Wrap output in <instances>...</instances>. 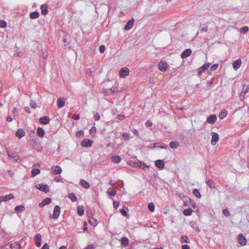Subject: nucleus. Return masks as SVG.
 Returning <instances> with one entry per match:
<instances>
[{"mask_svg":"<svg viewBox=\"0 0 249 249\" xmlns=\"http://www.w3.org/2000/svg\"><path fill=\"white\" fill-rule=\"evenodd\" d=\"M193 194H194V195L195 196H196V197H197L198 198H200L201 197V195L198 189H194L193 190Z\"/></svg>","mask_w":249,"mask_h":249,"instance_id":"nucleus-35","label":"nucleus"},{"mask_svg":"<svg viewBox=\"0 0 249 249\" xmlns=\"http://www.w3.org/2000/svg\"><path fill=\"white\" fill-rule=\"evenodd\" d=\"M39 13L37 11L31 12L30 14V18L32 19H36L39 17Z\"/></svg>","mask_w":249,"mask_h":249,"instance_id":"nucleus-29","label":"nucleus"},{"mask_svg":"<svg viewBox=\"0 0 249 249\" xmlns=\"http://www.w3.org/2000/svg\"><path fill=\"white\" fill-rule=\"evenodd\" d=\"M145 124L146 127H149L152 126L153 124L151 121L148 120L146 122Z\"/></svg>","mask_w":249,"mask_h":249,"instance_id":"nucleus-51","label":"nucleus"},{"mask_svg":"<svg viewBox=\"0 0 249 249\" xmlns=\"http://www.w3.org/2000/svg\"><path fill=\"white\" fill-rule=\"evenodd\" d=\"M238 241L239 243L242 246L245 245L247 243L246 239L242 234L238 236Z\"/></svg>","mask_w":249,"mask_h":249,"instance_id":"nucleus-12","label":"nucleus"},{"mask_svg":"<svg viewBox=\"0 0 249 249\" xmlns=\"http://www.w3.org/2000/svg\"><path fill=\"white\" fill-rule=\"evenodd\" d=\"M192 53V51L190 49H187L185 50L181 53V57L182 58H185L189 56L190 55V54Z\"/></svg>","mask_w":249,"mask_h":249,"instance_id":"nucleus-15","label":"nucleus"},{"mask_svg":"<svg viewBox=\"0 0 249 249\" xmlns=\"http://www.w3.org/2000/svg\"><path fill=\"white\" fill-rule=\"evenodd\" d=\"M95 247L93 245L91 244L86 247L84 249H94Z\"/></svg>","mask_w":249,"mask_h":249,"instance_id":"nucleus-63","label":"nucleus"},{"mask_svg":"<svg viewBox=\"0 0 249 249\" xmlns=\"http://www.w3.org/2000/svg\"><path fill=\"white\" fill-rule=\"evenodd\" d=\"M179 146V142H171L169 143V146L170 148L175 149L177 148Z\"/></svg>","mask_w":249,"mask_h":249,"instance_id":"nucleus-33","label":"nucleus"},{"mask_svg":"<svg viewBox=\"0 0 249 249\" xmlns=\"http://www.w3.org/2000/svg\"><path fill=\"white\" fill-rule=\"evenodd\" d=\"M2 196L3 197L4 201H6L14 198V196L12 194H10Z\"/></svg>","mask_w":249,"mask_h":249,"instance_id":"nucleus-38","label":"nucleus"},{"mask_svg":"<svg viewBox=\"0 0 249 249\" xmlns=\"http://www.w3.org/2000/svg\"><path fill=\"white\" fill-rule=\"evenodd\" d=\"M120 212L123 215L127 216V212L124 209H121L120 210Z\"/></svg>","mask_w":249,"mask_h":249,"instance_id":"nucleus-53","label":"nucleus"},{"mask_svg":"<svg viewBox=\"0 0 249 249\" xmlns=\"http://www.w3.org/2000/svg\"><path fill=\"white\" fill-rule=\"evenodd\" d=\"M180 240L182 243H189V240L187 236L186 235H183L181 236L180 237Z\"/></svg>","mask_w":249,"mask_h":249,"instance_id":"nucleus-41","label":"nucleus"},{"mask_svg":"<svg viewBox=\"0 0 249 249\" xmlns=\"http://www.w3.org/2000/svg\"><path fill=\"white\" fill-rule=\"evenodd\" d=\"M86 74L87 75L90 76L92 74V71L90 69H88L86 71Z\"/></svg>","mask_w":249,"mask_h":249,"instance_id":"nucleus-59","label":"nucleus"},{"mask_svg":"<svg viewBox=\"0 0 249 249\" xmlns=\"http://www.w3.org/2000/svg\"><path fill=\"white\" fill-rule=\"evenodd\" d=\"M214 80V78L213 77V78H212L211 81L208 82L207 83V86L208 87H210V86H211L213 84V81Z\"/></svg>","mask_w":249,"mask_h":249,"instance_id":"nucleus-61","label":"nucleus"},{"mask_svg":"<svg viewBox=\"0 0 249 249\" xmlns=\"http://www.w3.org/2000/svg\"><path fill=\"white\" fill-rule=\"evenodd\" d=\"M96 131V127L95 126H92L91 127V128L89 130V132L90 134H92L93 133H95Z\"/></svg>","mask_w":249,"mask_h":249,"instance_id":"nucleus-52","label":"nucleus"},{"mask_svg":"<svg viewBox=\"0 0 249 249\" xmlns=\"http://www.w3.org/2000/svg\"><path fill=\"white\" fill-rule=\"evenodd\" d=\"M40 173V170L38 168H34L31 171V176L34 177L39 174Z\"/></svg>","mask_w":249,"mask_h":249,"instance_id":"nucleus-34","label":"nucleus"},{"mask_svg":"<svg viewBox=\"0 0 249 249\" xmlns=\"http://www.w3.org/2000/svg\"><path fill=\"white\" fill-rule=\"evenodd\" d=\"M211 63H205L200 69H202V71H200L198 72L199 74H201L202 73V71H204L207 70L209 67L210 66Z\"/></svg>","mask_w":249,"mask_h":249,"instance_id":"nucleus-23","label":"nucleus"},{"mask_svg":"<svg viewBox=\"0 0 249 249\" xmlns=\"http://www.w3.org/2000/svg\"><path fill=\"white\" fill-rule=\"evenodd\" d=\"M116 194V191L114 189H112L110 192L109 195L111 196H114Z\"/></svg>","mask_w":249,"mask_h":249,"instance_id":"nucleus-62","label":"nucleus"},{"mask_svg":"<svg viewBox=\"0 0 249 249\" xmlns=\"http://www.w3.org/2000/svg\"><path fill=\"white\" fill-rule=\"evenodd\" d=\"M100 116L98 113H96L94 115V119L95 121H99L100 120Z\"/></svg>","mask_w":249,"mask_h":249,"instance_id":"nucleus-57","label":"nucleus"},{"mask_svg":"<svg viewBox=\"0 0 249 249\" xmlns=\"http://www.w3.org/2000/svg\"><path fill=\"white\" fill-rule=\"evenodd\" d=\"M155 165L157 168L162 169L164 167L165 164L162 160H158L155 161Z\"/></svg>","mask_w":249,"mask_h":249,"instance_id":"nucleus-16","label":"nucleus"},{"mask_svg":"<svg viewBox=\"0 0 249 249\" xmlns=\"http://www.w3.org/2000/svg\"><path fill=\"white\" fill-rule=\"evenodd\" d=\"M52 201V200L50 198H46L43 199L38 205L39 207L42 208L46 205L50 204Z\"/></svg>","mask_w":249,"mask_h":249,"instance_id":"nucleus-13","label":"nucleus"},{"mask_svg":"<svg viewBox=\"0 0 249 249\" xmlns=\"http://www.w3.org/2000/svg\"><path fill=\"white\" fill-rule=\"evenodd\" d=\"M119 206V202L114 201L113 202V207L114 209H117Z\"/></svg>","mask_w":249,"mask_h":249,"instance_id":"nucleus-55","label":"nucleus"},{"mask_svg":"<svg viewBox=\"0 0 249 249\" xmlns=\"http://www.w3.org/2000/svg\"><path fill=\"white\" fill-rule=\"evenodd\" d=\"M105 51V46L104 45H101L99 47V52L101 53H103Z\"/></svg>","mask_w":249,"mask_h":249,"instance_id":"nucleus-54","label":"nucleus"},{"mask_svg":"<svg viewBox=\"0 0 249 249\" xmlns=\"http://www.w3.org/2000/svg\"><path fill=\"white\" fill-rule=\"evenodd\" d=\"M249 88L248 87H243V88L242 89V92H244V93L245 94H246L248 92V90H249Z\"/></svg>","mask_w":249,"mask_h":249,"instance_id":"nucleus-60","label":"nucleus"},{"mask_svg":"<svg viewBox=\"0 0 249 249\" xmlns=\"http://www.w3.org/2000/svg\"><path fill=\"white\" fill-rule=\"evenodd\" d=\"M15 210L17 213H19L25 210V207L23 205H18L15 207Z\"/></svg>","mask_w":249,"mask_h":249,"instance_id":"nucleus-22","label":"nucleus"},{"mask_svg":"<svg viewBox=\"0 0 249 249\" xmlns=\"http://www.w3.org/2000/svg\"><path fill=\"white\" fill-rule=\"evenodd\" d=\"M227 115V111L225 110H221L219 114V117L220 119H224Z\"/></svg>","mask_w":249,"mask_h":249,"instance_id":"nucleus-36","label":"nucleus"},{"mask_svg":"<svg viewBox=\"0 0 249 249\" xmlns=\"http://www.w3.org/2000/svg\"><path fill=\"white\" fill-rule=\"evenodd\" d=\"M129 244V240L128 238L126 237H123L121 238V244L122 245L125 247Z\"/></svg>","mask_w":249,"mask_h":249,"instance_id":"nucleus-30","label":"nucleus"},{"mask_svg":"<svg viewBox=\"0 0 249 249\" xmlns=\"http://www.w3.org/2000/svg\"><path fill=\"white\" fill-rule=\"evenodd\" d=\"M49 245L47 243H45L43 245V247L41 248V249H49Z\"/></svg>","mask_w":249,"mask_h":249,"instance_id":"nucleus-64","label":"nucleus"},{"mask_svg":"<svg viewBox=\"0 0 249 249\" xmlns=\"http://www.w3.org/2000/svg\"><path fill=\"white\" fill-rule=\"evenodd\" d=\"M92 141L89 139H85L81 142V145L83 147H89L92 145Z\"/></svg>","mask_w":249,"mask_h":249,"instance_id":"nucleus-6","label":"nucleus"},{"mask_svg":"<svg viewBox=\"0 0 249 249\" xmlns=\"http://www.w3.org/2000/svg\"><path fill=\"white\" fill-rule=\"evenodd\" d=\"M12 112L14 117L17 116L18 114V109L16 107H14L13 109Z\"/></svg>","mask_w":249,"mask_h":249,"instance_id":"nucleus-56","label":"nucleus"},{"mask_svg":"<svg viewBox=\"0 0 249 249\" xmlns=\"http://www.w3.org/2000/svg\"><path fill=\"white\" fill-rule=\"evenodd\" d=\"M72 118L76 120H78L80 119V115L78 114H74Z\"/></svg>","mask_w":249,"mask_h":249,"instance_id":"nucleus-58","label":"nucleus"},{"mask_svg":"<svg viewBox=\"0 0 249 249\" xmlns=\"http://www.w3.org/2000/svg\"><path fill=\"white\" fill-rule=\"evenodd\" d=\"M36 188L45 193H48L49 191V189L48 185L45 184H38L36 186Z\"/></svg>","mask_w":249,"mask_h":249,"instance_id":"nucleus-2","label":"nucleus"},{"mask_svg":"<svg viewBox=\"0 0 249 249\" xmlns=\"http://www.w3.org/2000/svg\"><path fill=\"white\" fill-rule=\"evenodd\" d=\"M192 210L191 208H189L188 209H185L183 211V213L186 216H189L191 215L192 213Z\"/></svg>","mask_w":249,"mask_h":249,"instance_id":"nucleus-37","label":"nucleus"},{"mask_svg":"<svg viewBox=\"0 0 249 249\" xmlns=\"http://www.w3.org/2000/svg\"><path fill=\"white\" fill-rule=\"evenodd\" d=\"M41 10V14L44 16H46L48 13V10L47 9V5L46 4H42L40 7Z\"/></svg>","mask_w":249,"mask_h":249,"instance_id":"nucleus-20","label":"nucleus"},{"mask_svg":"<svg viewBox=\"0 0 249 249\" xmlns=\"http://www.w3.org/2000/svg\"><path fill=\"white\" fill-rule=\"evenodd\" d=\"M249 31V28L248 26H244L241 28L240 30L241 33H246Z\"/></svg>","mask_w":249,"mask_h":249,"instance_id":"nucleus-43","label":"nucleus"},{"mask_svg":"<svg viewBox=\"0 0 249 249\" xmlns=\"http://www.w3.org/2000/svg\"><path fill=\"white\" fill-rule=\"evenodd\" d=\"M134 23V19H131L129 20L124 26V29L125 30H130L133 26Z\"/></svg>","mask_w":249,"mask_h":249,"instance_id":"nucleus-14","label":"nucleus"},{"mask_svg":"<svg viewBox=\"0 0 249 249\" xmlns=\"http://www.w3.org/2000/svg\"><path fill=\"white\" fill-rule=\"evenodd\" d=\"M80 184L85 189H89L90 187V185L85 179H81L80 181Z\"/></svg>","mask_w":249,"mask_h":249,"instance_id":"nucleus-19","label":"nucleus"},{"mask_svg":"<svg viewBox=\"0 0 249 249\" xmlns=\"http://www.w3.org/2000/svg\"><path fill=\"white\" fill-rule=\"evenodd\" d=\"M77 212L79 215L82 216L84 213V208L83 206H78L77 208Z\"/></svg>","mask_w":249,"mask_h":249,"instance_id":"nucleus-25","label":"nucleus"},{"mask_svg":"<svg viewBox=\"0 0 249 249\" xmlns=\"http://www.w3.org/2000/svg\"><path fill=\"white\" fill-rule=\"evenodd\" d=\"M207 185L211 188V189H214L215 188V183L213 180L212 179H208L206 181Z\"/></svg>","mask_w":249,"mask_h":249,"instance_id":"nucleus-28","label":"nucleus"},{"mask_svg":"<svg viewBox=\"0 0 249 249\" xmlns=\"http://www.w3.org/2000/svg\"><path fill=\"white\" fill-rule=\"evenodd\" d=\"M52 171L54 175H58L61 173L62 169L59 166H54L52 167Z\"/></svg>","mask_w":249,"mask_h":249,"instance_id":"nucleus-9","label":"nucleus"},{"mask_svg":"<svg viewBox=\"0 0 249 249\" xmlns=\"http://www.w3.org/2000/svg\"><path fill=\"white\" fill-rule=\"evenodd\" d=\"M168 67V65L166 62L161 61L158 65L159 69L163 72H165Z\"/></svg>","mask_w":249,"mask_h":249,"instance_id":"nucleus-3","label":"nucleus"},{"mask_svg":"<svg viewBox=\"0 0 249 249\" xmlns=\"http://www.w3.org/2000/svg\"><path fill=\"white\" fill-rule=\"evenodd\" d=\"M123 139L125 140H127L129 139V135L127 133H124L122 135Z\"/></svg>","mask_w":249,"mask_h":249,"instance_id":"nucleus-48","label":"nucleus"},{"mask_svg":"<svg viewBox=\"0 0 249 249\" xmlns=\"http://www.w3.org/2000/svg\"><path fill=\"white\" fill-rule=\"evenodd\" d=\"M129 69L126 67H124L120 70L119 72L120 77L122 78H124L129 74Z\"/></svg>","mask_w":249,"mask_h":249,"instance_id":"nucleus-5","label":"nucleus"},{"mask_svg":"<svg viewBox=\"0 0 249 249\" xmlns=\"http://www.w3.org/2000/svg\"><path fill=\"white\" fill-rule=\"evenodd\" d=\"M111 160L114 163H118L121 161V158L119 156H113L111 157Z\"/></svg>","mask_w":249,"mask_h":249,"instance_id":"nucleus-26","label":"nucleus"},{"mask_svg":"<svg viewBox=\"0 0 249 249\" xmlns=\"http://www.w3.org/2000/svg\"><path fill=\"white\" fill-rule=\"evenodd\" d=\"M218 65L217 64H214L210 68L211 71H214L217 69Z\"/></svg>","mask_w":249,"mask_h":249,"instance_id":"nucleus-50","label":"nucleus"},{"mask_svg":"<svg viewBox=\"0 0 249 249\" xmlns=\"http://www.w3.org/2000/svg\"><path fill=\"white\" fill-rule=\"evenodd\" d=\"M10 247L11 249H20L21 247L20 245L18 242H14L11 244Z\"/></svg>","mask_w":249,"mask_h":249,"instance_id":"nucleus-31","label":"nucleus"},{"mask_svg":"<svg viewBox=\"0 0 249 249\" xmlns=\"http://www.w3.org/2000/svg\"><path fill=\"white\" fill-rule=\"evenodd\" d=\"M242 64V60L241 59H238L237 60L233 61L232 63L233 68L234 70H238L241 66Z\"/></svg>","mask_w":249,"mask_h":249,"instance_id":"nucleus-8","label":"nucleus"},{"mask_svg":"<svg viewBox=\"0 0 249 249\" xmlns=\"http://www.w3.org/2000/svg\"><path fill=\"white\" fill-rule=\"evenodd\" d=\"M50 122V118L47 116H45L39 119V123L42 124H47Z\"/></svg>","mask_w":249,"mask_h":249,"instance_id":"nucleus-18","label":"nucleus"},{"mask_svg":"<svg viewBox=\"0 0 249 249\" xmlns=\"http://www.w3.org/2000/svg\"><path fill=\"white\" fill-rule=\"evenodd\" d=\"M41 235L40 234L38 233L36 234L35 236V244L37 247H40L41 246Z\"/></svg>","mask_w":249,"mask_h":249,"instance_id":"nucleus-10","label":"nucleus"},{"mask_svg":"<svg viewBox=\"0 0 249 249\" xmlns=\"http://www.w3.org/2000/svg\"><path fill=\"white\" fill-rule=\"evenodd\" d=\"M84 133L82 130H79L76 133V136L77 137L79 138L81 136H84Z\"/></svg>","mask_w":249,"mask_h":249,"instance_id":"nucleus-46","label":"nucleus"},{"mask_svg":"<svg viewBox=\"0 0 249 249\" xmlns=\"http://www.w3.org/2000/svg\"><path fill=\"white\" fill-rule=\"evenodd\" d=\"M25 132L21 128L18 129L16 132V136L19 138H21L25 135Z\"/></svg>","mask_w":249,"mask_h":249,"instance_id":"nucleus-17","label":"nucleus"},{"mask_svg":"<svg viewBox=\"0 0 249 249\" xmlns=\"http://www.w3.org/2000/svg\"><path fill=\"white\" fill-rule=\"evenodd\" d=\"M36 133L39 137H42L44 135L45 132L41 127H38Z\"/></svg>","mask_w":249,"mask_h":249,"instance_id":"nucleus-32","label":"nucleus"},{"mask_svg":"<svg viewBox=\"0 0 249 249\" xmlns=\"http://www.w3.org/2000/svg\"><path fill=\"white\" fill-rule=\"evenodd\" d=\"M139 167L142 169H144L145 167H150V165H147L142 161H139Z\"/></svg>","mask_w":249,"mask_h":249,"instance_id":"nucleus-40","label":"nucleus"},{"mask_svg":"<svg viewBox=\"0 0 249 249\" xmlns=\"http://www.w3.org/2000/svg\"><path fill=\"white\" fill-rule=\"evenodd\" d=\"M130 165L134 167H139V162L137 161H131Z\"/></svg>","mask_w":249,"mask_h":249,"instance_id":"nucleus-47","label":"nucleus"},{"mask_svg":"<svg viewBox=\"0 0 249 249\" xmlns=\"http://www.w3.org/2000/svg\"><path fill=\"white\" fill-rule=\"evenodd\" d=\"M89 222L93 227L96 226L98 224L97 220L92 217L89 218Z\"/></svg>","mask_w":249,"mask_h":249,"instance_id":"nucleus-24","label":"nucleus"},{"mask_svg":"<svg viewBox=\"0 0 249 249\" xmlns=\"http://www.w3.org/2000/svg\"><path fill=\"white\" fill-rule=\"evenodd\" d=\"M148 148L153 149L156 147L160 148L161 149H167L168 148V146L164 143L161 142H156L154 144L153 146H148Z\"/></svg>","mask_w":249,"mask_h":249,"instance_id":"nucleus-4","label":"nucleus"},{"mask_svg":"<svg viewBox=\"0 0 249 249\" xmlns=\"http://www.w3.org/2000/svg\"><path fill=\"white\" fill-rule=\"evenodd\" d=\"M7 23L4 20H0V27L1 28H4L6 26Z\"/></svg>","mask_w":249,"mask_h":249,"instance_id":"nucleus-49","label":"nucleus"},{"mask_svg":"<svg viewBox=\"0 0 249 249\" xmlns=\"http://www.w3.org/2000/svg\"><path fill=\"white\" fill-rule=\"evenodd\" d=\"M65 105V99L64 98H59L57 100V106L58 108H62Z\"/></svg>","mask_w":249,"mask_h":249,"instance_id":"nucleus-21","label":"nucleus"},{"mask_svg":"<svg viewBox=\"0 0 249 249\" xmlns=\"http://www.w3.org/2000/svg\"><path fill=\"white\" fill-rule=\"evenodd\" d=\"M30 105V106L33 108H36L37 107V104L33 100L31 101Z\"/></svg>","mask_w":249,"mask_h":249,"instance_id":"nucleus-45","label":"nucleus"},{"mask_svg":"<svg viewBox=\"0 0 249 249\" xmlns=\"http://www.w3.org/2000/svg\"><path fill=\"white\" fill-rule=\"evenodd\" d=\"M148 209L150 212H153L155 210L154 204L152 202L149 203L148 204Z\"/></svg>","mask_w":249,"mask_h":249,"instance_id":"nucleus-39","label":"nucleus"},{"mask_svg":"<svg viewBox=\"0 0 249 249\" xmlns=\"http://www.w3.org/2000/svg\"><path fill=\"white\" fill-rule=\"evenodd\" d=\"M212 137L211 144L212 145H214L219 140V135L217 133L213 132L212 133Z\"/></svg>","mask_w":249,"mask_h":249,"instance_id":"nucleus-7","label":"nucleus"},{"mask_svg":"<svg viewBox=\"0 0 249 249\" xmlns=\"http://www.w3.org/2000/svg\"><path fill=\"white\" fill-rule=\"evenodd\" d=\"M68 197L73 202H75L77 200V197L73 193L69 194Z\"/></svg>","mask_w":249,"mask_h":249,"instance_id":"nucleus-27","label":"nucleus"},{"mask_svg":"<svg viewBox=\"0 0 249 249\" xmlns=\"http://www.w3.org/2000/svg\"><path fill=\"white\" fill-rule=\"evenodd\" d=\"M190 202H191L190 205H191L193 207L194 209L195 210L196 212H198V208L196 206V203L191 200H190Z\"/></svg>","mask_w":249,"mask_h":249,"instance_id":"nucleus-42","label":"nucleus"},{"mask_svg":"<svg viewBox=\"0 0 249 249\" xmlns=\"http://www.w3.org/2000/svg\"><path fill=\"white\" fill-rule=\"evenodd\" d=\"M60 213V207L58 205L54 206L53 214L50 215V217L54 219L58 218Z\"/></svg>","mask_w":249,"mask_h":249,"instance_id":"nucleus-1","label":"nucleus"},{"mask_svg":"<svg viewBox=\"0 0 249 249\" xmlns=\"http://www.w3.org/2000/svg\"><path fill=\"white\" fill-rule=\"evenodd\" d=\"M223 214L226 216H229L230 215V213L229 210L227 209H225L222 211Z\"/></svg>","mask_w":249,"mask_h":249,"instance_id":"nucleus-44","label":"nucleus"},{"mask_svg":"<svg viewBox=\"0 0 249 249\" xmlns=\"http://www.w3.org/2000/svg\"><path fill=\"white\" fill-rule=\"evenodd\" d=\"M217 119L216 116L215 114L209 116L207 118V122L209 124H214Z\"/></svg>","mask_w":249,"mask_h":249,"instance_id":"nucleus-11","label":"nucleus"}]
</instances>
